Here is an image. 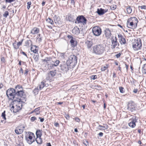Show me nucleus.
I'll list each match as a JSON object with an SVG mask.
<instances>
[{
	"label": "nucleus",
	"mask_w": 146,
	"mask_h": 146,
	"mask_svg": "<svg viewBox=\"0 0 146 146\" xmlns=\"http://www.w3.org/2000/svg\"><path fill=\"white\" fill-rule=\"evenodd\" d=\"M25 128V127L24 126H18L16 128V129L15 130V132L17 134L22 133L23 132Z\"/></svg>",
	"instance_id": "nucleus-14"
},
{
	"label": "nucleus",
	"mask_w": 146,
	"mask_h": 146,
	"mask_svg": "<svg viewBox=\"0 0 146 146\" xmlns=\"http://www.w3.org/2000/svg\"><path fill=\"white\" fill-rule=\"evenodd\" d=\"M90 78L92 79L95 80L97 78V76L96 75H92L91 76Z\"/></svg>",
	"instance_id": "nucleus-44"
},
{
	"label": "nucleus",
	"mask_w": 146,
	"mask_h": 146,
	"mask_svg": "<svg viewBox=\"0 0 146 146\" xmlns=\"http://www.w3.org/2000/svg\"><path fill=\"white\" fill-rule=\"evenodd\" d=\"M83 143L86 146H89V143L87 141H86L85 142H84Z\"/></svg>",
	"instance_id": "nucleus-48"
},
{
	"label": "nucleus",
	"mask_w": 146,
	"mask_h": 146,
	"mask_svg": "<svg viewBox=\"0 0 146 146\" xmlns=\"http://www.w3.org/2000/svg\"><path fill=\"white\" fill-rule=\"evenodd\" d=\"M13 46L15 49H17L19 48V47L17 46L16 43H13Z\"/></svg>",
	"instance_id": "nucleus-43"
},
{
	"label": "nucleus",
	"mask_w": 146,
	"mask_h": 146,
	"mask_svg": "<svg viewBox=\"0 0 146 146\" xmlns=\"http://www.w3.org/2000/svg\"><path fill=\"white\" fill-rule=\"evenodd\" d=\"M46 21L51 24L52 25L54 24L53 21L50 18H48L46 20Z\"/></svg>",
	"instance_id": "nucleus-32"
},
{
	"label": "nucleus",
	"mask_w": 146,
	"mask_h": 146,
	"mask_svg": "<svg viewBox=\"0 0 146 146\" xmlns=\"http://www.w3.org/2000/svg\"><path fill=\"white\" fill-rule=\"evenodd\" d=\"M121 56V54L119 53V54H117L115 55V56L117 58H119Z\"/></svg>",
	"instance_id": "nucleus-56"
},
{
	"label": "nucleus",
	"mask_w": 146,
	"mask_h": 146,
	"mask_svg": "<svg viewBox=\"0 0 146 146\" xmlns=\"http://www.w3.org/2000/svg\"><path fill=\"white\" fill-rule=\"evenodd\" d=\"M106 36L107 38H109L111 36V33L110 31L108 29H106L105 31Z\"/></svg>",
	"instance_id": "nucleus-17"
},
{
	"label": "nucleus",
	"mask_w": 146,
	"mask_h": 146,
	"mask_svg": "<svg viewBox=\"0 0 146 146\" xmlns=\"http://www.w3.org/2000/svg\"><path fill=\"white\" fill-rule=\"evenodd\" d=\"M38 47L36 45H33L31 47V51L33 52L35 54H36L37 53L38 50L36 49Z\"/></svg>",
	"instance_id": "nucleus-20"
},
{
	"label": "nucleus",
	"mask_w": 146,
	"mask_h": 146,
	"mask_svg": "<svg viewBox=\"0 0 146 146\" xmlns=\"http://www.w3.org/2000/svg\"><path fill=\"white\" fill-rule=\"evenodd\" d=\"M137 89H134L133 90V92L135 93H137Z\"/></svg>",
	"instance_id": "nucleus-63"
},
{
	"label": "nucleus",
	"mask_w": 146,
	"mask_h": 146,
	"mask_svg": "<svg viewBox=\"0 0 146 146\" xmlns=\"http://www.w3.org/2000/svg\"><path fill=\"white\" fill-rule=\"evenodd\" d=\"M142 71L143 73L146 74V64L144 65L142 68Z\"/></svg>",
	"instance_id": "nucleus-34"
},
{
	"label": "nucleus",
	"mask_w": 146,
	"mask_h": 146,
	"mask_svg": "<svg viewBox=\"0 0 146 146\" xmlns=\"http://www.w3.org/2000/svg\"><path fill=\"white\" fill-rule=\"evenodd\" d=\"M31 4V1L28 2L27 3V8L28 9H29L30 7V5Z\"/></svg>",
	"instance_id": "nucleus-42"
},
{
	"label": "nucleus",
	"mask_w": 146,
	"mask_h": 146,
	"mask_svg": "<svg viewBox=\"0 0 146 146\" xmlns=\"http://www.w3.org/2000/svg\"><path fill=\"white\" fill-rule=\"evenodd\" d=\"M36 141L37 143L38 144H40L42 143V141L41 137H36Z\"/></svg>",
	"instance_id": "nucleus-24"
},
{
	"label": "nucleus",
	"mask_w": 146,
	"mask_h": 146,
	"mask_svg": "<svg viewBox=\"0 0 146 146\" xmlns=\"http://www.w3.org/2000/svg\"><path fill=\"white\" fill-rule=\"evenodd\" d=\"M45 86V83L43 82H42L39 85V89L41 90Z\"/></svg>",
	"instance_id": "nucleus-30"
},
{
	"label": "nucleus",
	"mask_w": 146,
	"mask_h": 146,
	"mask_svg": "<svg viewBox=\"0 0 146 146\" xmlns=\"http://www.w3.org/2000/svg\"><path fill=\"white\" fill-rule=\"evenodd\" d=\"M126 10L127 13L128 14L131 13L132 11L131 8L129 6L127 8Z\"/></svg>",
	"instance_id": "nucleus-35"
},
{
	"label": "nucleus",
	"mask_w": 146,
	"mask_h": 146,
	"mask_svg": "<svg viewBox=\"0 0 146 146\" xmlns=\"http://www.w3.org/2000/svg\"><path fill=\"white\" fill-rule=\"evenodd\" d=\"M5 111H4L2 113L1 116L5 120H6V118L5 117Z\"/></svg>",
	"instance_id": "nucleus-36"
},
{
	"label": "nucleus",
	"mask_w": 146,
	"mask_h": 146,
	"mask_svg": "<svg viewBox=\"0 0 146 146\" xmlns=\"http://www.w3.org/2000/svg\"><path fill=\"white\" fill-rule=\"evenodd\" d=\"M75 121L77 122H79L80 119L78 118H75Z\"/></svg>",
	"instance_id": "nucleus-59"
},
{
	"label": "nucleus",
	"mask_w": 146,
	"mask_h": 146,
	"mask_svg": "<svg viewBox=\"0 0 146 146\" xmlns=\"http://www.w3.org/2000/svg\"><path fill=\"white\" fill-rule=\"evenodd\" d=\"M36 119V118L35 117H32L31 118V120L32 121H33L35 120Z\"/></svg>",
	"instance_id": "nucleus-47"
},
{
	"label": "nucleus",
	"mask_w": 146,
	"mask_h": 146,
	"mask_svg": "<svg viewBox=\"0 0 146 146\" xmlns=\"http://www.w3.org/2000/svg\"><path fill=\"white\" fill-rule=\"evenodd\" d=\"M108 68V66L106 65L102 67L101 68V70L102 71H104L106 70V69Z\"/></svg>",
	"instance_id": "nucleus-37"
},
{
	"label": "nucleus",
	"mask_w": 146,
	"mask_h": 146,
	"mask_svg": "<svg viewBox=\"0 0 146 146\" xmlns=\"http://www.w3.org/2000/svg\"><path fill=\"white\" fill-rule=\"evenodd\" d=\"M25 45L26 46H33L32 42L31 40H27L26 41L25 43Z\"/></svg>",
	"instance_id": "nucleus-22"
},
{
	"label": "nucleus",
	"mask_w": 146,
	"mask_h": 146,
	"mask_svg": "<svg viewBox=\"0 0 146 146\" xmlns=\"http://www.w3.org/2000/svg\"><path fill=\"white\" fill-rule=\"evenodd\" d=\"M1 61L2 63H5V58L4 57H2L1 58Z\"/></svg>",
	"instance_id": "nucleus-45"
},
{
	"label": "nucleus",
	"mask_w": 146,
	"mask_h": 146,
	"mask_svg": "<svg viewBox=\"0 0 146 146\" xmlns=\"http://www.w3.org/2000/svg\"><path fill=\"white\" fill-rule=\"evenodd\" d=\"M93 48L94 52L97 55L102 54L105 50L104 45L102 44L95 45L93 47Z\"/></svg>",
	"instance_id": "nucleus-3"
},
{
	"label": "nucleus",
	"mask_w": 146,
	"mask_h": 146,
	"mask_svg": "<svg viewBox=\"0 0 146 146\" xmlns=\"http://www.w3.org/2000/svg\"><path fill=\"white\" fill-rule=\"evenodd\" d=\"M61 69L64 72H66L69 69L70 66L66 63H63L60 65Z\"/></svg>",
	"instance_id": "nucleus-11"
},
{
	"label": "nucleus",
	"mask_w": 146,
	"mask_h": 146,
	"mask_svg": "<svg viewBox=\"0 0 146 146\" xmlns=\"http://www.w3.org/2000/svg\"><path fill=\"white\" fill-rule=\"evenodd\" d=\"M142 43L141 39L139 38L135 39L132 42V47L135 50H137L141 49Z\"/></svg>",
	"instance_id": "nucleus-4"
},
{
	"label": "nucleus",
	"mask_w": 146,
	"mask_h": 146,
	"mask_svg": "<svg viewBox=\"0 0 146 146\" xmlns=\"http://www.w3.org/2000/svg\"><path fill=\"white\" fill-rule=\"evenodd\" d=\"M37 39L38 40V42H41L42 40V38L41 37L40 38H37Z\"/></svg>",
	"instance_id": "nucleus-54"
},
{
	"label": "nucleus",
	"mask_w": 146,
	"mask_h": 146,
	"mask_svg": "<svg viewBox=\"0 0 146 146\" xmlns=\"http://www.w3.org/2000/svg\"><path fill=\"white\" fill-rule=\"evenodd\" d=\"M19 72H20V74H21L22 75H23V70L22 69V68H21L20 70L19 71Z\"/></svg>",
	"instance_id": "nucleus-49"
},
{
	"label": "nucleus",
	"mask_w": 146,
	"mask_h": 146,
	"mask_svg": "<svg viewBox=\"0 0 146 146\" xmlns=\"http://www.w3.org/2000/svg\"><path fill=\"white\" fill-rule=\"evenodd\" d=\"M50 59L51 58H46L45 59H44V61L47 62V63H48V61H50Z\"/></svg>",
	"instance_id": "nucleus-46"
},
{
	"label": "nucleus",
	"mask_w": 146,
	"mask_h": 146,
	"mask_svg": "<svg viewBox=\"0 0 146 146\" xmlns=\"http://www.w3.org/2000/svg\"><path fill=\"white\" fill-rule=\"evenodd\" d=\"M28 72V70L26 68L25 70V72L24 73V75H25V76H26L27 75Z\"/></svg>",
	"instance_id": "nucleus-50"
},
{
	"label": "nucleus",
	"mask_w": 146,
	"mask_h": 146,
	"mask_svg": "<svg viewBox=\"0 0 146 146\" xmlns=\"http://www.w3.org/2000/svg\"><path fill=\"white\" fill-rule=\"evenodd\" d=\"M129 19H131V21L132 22H133L134 24L137 27V23L138 22V21L137 18L135 17H131Z\"/></svg>",
	"instance_id": "nucleus-18"
},
{
	"label": "nucleus",
	"mask_w": 146,
	"mask_h": 146,
	"mask_svg": "<svg viewBox=\"0 0 146 146\" xmlns=\"http://www.w3.org/2000/svg\"><path fill=\"white\" fill-rule=\"evenodd\" d=\"M129 125L132 128L135 127L136 125L135 122L137 121L136 117L134 118H133L129 120Z\"/></svg>",
	"instance_id": "nucleus-12"
},
{
	"label": "nucleus",
	"mask_w": 146,
	"mask_h": 146,
	"mask_svg": "<svg viewBox=\"0 0 146 146\" xmlns=\"http://www.w3.org/2000/svg\"><path fill=\"white\" fill-rule=\"evenodd\" d=\"M72 33L75 35H78L80 33V31L77 27H75L72 30Z\"/></svg>",
	"instance_id": "nucleus-16"
},
{
	"label": "nucleus",
	"mask_w": 146,
	"mask_h": 146,
	"mask_svg": "<svg viewBox=\"0 0 146 146\" xmlns=\"http://www.w3.org/2000/svg\"><path fill=\"white\" fill-rule=\"evenodd\" d=\"M13 104L11 110L14 113H16L21 110L22 107V102L17 100H13Z\"/></svg>",
	"instance_id": "nucleus-2"
},
{
	"label": "nucleus",
	"mask_w": 146,
	"mask_h": 146,
	"mask_svg": "<svg viewBox=\"0 0 146 146\" xmlns=\"http://www.w3.org/2000/svg\"><path fill=\"white\" fill-rule=\"evenodd\" d=\"M21 53L23 54V55H24L26 57H27V54L25 53V52H24L22 51Z\"/></svg>",
	"instance_id": "nucleus-60"
},
{
	"label": "nucleus",
	"mask_w": 146,
	"mask_h": 146,
	"mask_svg": "<svg viewBox=\"0 0 146 146\" xmlns=\"http://www.w3.org/2000/svg\"><path fill=\"white\" fill-rule=\"evenodd\" d=\"M39 55L37 53L36 54H34L33 58L35 62L37 61L38 60Z\"/></svg>",
	"instance_id": "nucleus-28"
},
{
	"label": "nucleus",
	"mask_w": 146,
	"mask_h": 146,
	"mask_svg": "<svg viewBox=\"0 0 146 146\" xmlns=\"http://www.w3.org/2000/svg\"><path fill=\"white\" fill-rule=\"evenodd\" d=\"M9 13L8 11H6L4 13L3 15V16L4 17H7L9 15Z\"/></svg>",
	"instance_id": "nucleus-38"
},
{
	"label": "nucleus",
	"mask_w": 146,
	"mask_h": 146,
	"mask_svg": "<svg viewBox=\"0 0 146 146\" xmlns=\"http://www.w3.org/2000/svg\"><path fill=\"white\" fill-rule=\"evenodd\" d=\"M141 9H145V7H146V6L145 5H143L141 6Z\"/></svg>",
	"instance_id": "nucleus-62"
},
{
	"label": "nucleus",
	"mask_w": 146,
	"mask_h": 146,
	"mask_svg": "<svg viewBox=\"0 0 146 146\" xmlns=\"http://www.w3.org/2000/svg\"><path fill=\"white\" fill-rule=\"evenodd\" d=\"M15 90H23L22 87L20 85H17L15 87Z\"/></svg>",
	"instance_id": "nucleus-33"
},
{
	"label": "nucleus",
	"mask_w": 146,
	"mask_h": 146,
	"mask_svg": "<svg viewBox=\"0 0 146 146\" xmlns=\"http://www.w3.org/2000/svg\"><path fill=\"white\" fill-rule=\"evenodd\" d=\"M107 128V125H106V126H102L101 125H99L98 127V129L99 130H102V129L104 130Z\"/></svg>",
	"instance_id": "nucleus-26"
},
{
	"label": "nucleus",
	"mask_w": 146,
	"mask_h": 146,
	"mask_svg": "<svg viewBox=\"0 0 146 146\" xmlns=\"http://www.w3.org/2000/svg\"><path fill=\"white\" fill-rule=\"evenodd\" d=\"M54 125L56 127H59V124L57 122L54 123Z\"/></svg>",
	"instance_id": "nucleus-52"
},
{
	"label": "nucleus",
	"mask_w": 146,
	"mask_h": 146,
	"mask_svg": "<svg viewBox=\"0 0 146 146\" xmlns=\"http://www.w3.org/2000/svg\"><path fill=\"white\" fill-rule=\"evenodd\" d=\"M103 133L102 132H100L98 134V135L101 137H102L103 136Z\"/></svg>",
	"instance_id": "nucleus-61"
},
{
	"label": "nucleus",
	"mask_w": 146,
	"mask_h": 146,
	"mask_svg": "<svg viewBox=\"0 0 146 146\" xmlns=\"http://www.w3.org/2000/svg\"><path fill=\"white\" fill-rule=\"evenodd\" d=\"M120 39V42L121 44H124L125 43L126 40L124 38L122 37Z\"/></svg>",
	"instance_id": "nucleus-31"
},
{
	"label": "nucleus",
	"mask_w": 146,
	"mask_h": 146,
	"mask_svg": "<svg viewBox=\"0 0 146 146\" xmlns=\"http://www.w3.org/2000/svg\"><path fill=\"white\" fill-rule=\"evenodd\" d=\"M71 3L73 5H75V2L74 0H71Z\"/></svg>",
	"instance_id": "nucleus-58"
},
{
	"label": "nucleus",
	"mask_w": 146,
	"mask_h": 146,
	"mask_svg": "<svg viewBox=\"0 0 146 146\" xmlns=\"http://www.w3.org/2000/svg\"><path fill=\"white\" fill-rule=\"evenodd\" d=\"M119 90L120 92L121 93H123L124 92V88L123 87H119Z\"/></svg>",
	"instance_id": "nucleus-40"
},
{
	"label": "nucleus",
	"mask_w": 146,
	"mask_h": 146,
	"mask_svg": "<svg viewBox=\"0 0 146 146\" xmlns=\"http://www.w3.org/2000/svg\"><path fill=\"white\" fill-rule=\"evenodd\" d=\"M57 70L55 69L54 70L50 71L46 77V79L47 80L51 81L53 80V77L56 74Z\"/></svg>",
	"instance_id": "nucleus-7"
},
{
	"label": "nucleus",
	"mask_w": 146,
	"mask_h": 146,
	"mask_svg": "<svg viewBox=\"0 0 146 146\" xmlns=\"http://www.w3.org/2000/svg\"><path fill=\"white\" fill-rule=\"evenodd\" d=\"M22 43V42H18L17 43V46L18 47H19V46L20 45H21Z\"/></svg>",
	"instance_id": "nucleus-53"
},
{
	"label": "nucleus",
	"mask_w": 146,
	"mask_h": 146,
	"mask_svg": "<svg viewBox=\"0 0 146 146\" xmlns=\"http://www.w3.org/2000/svg\"><path fill=\"white\" fill-rule=\"evenodd\" d=\"M40 90L38 88V87H37L33 90V92L35 95H36L38 94L39 91Z\"/></svg>",
	"instance_id": "nucleus-25"
},
{
	"label": "nucleus",
	"mask_w": 146,
	"mask_h": 146,
	"mask_svg": "<svg viewBox=\"0 0 146 146\" xmlns=\"http://www.w3.org/2000/svg\"><path fill=\"white\" fill-rule=\"evenodd\" d=\"M39 119H40V121L41 122H43L44 120V118H42L40 117H39Z\"/></svg>",
	"instance_id": "nucleus-55"
},
{
	"label": "nucleus",
	"mask_w": 146,
	"mask_h": 146,
	"mask_svg": "<svg viewBox=\"0 0 146 146\" xmlns=\"http://www.w3.org/2000/svg\"><path fill=\"white\" fill-rule=\"evenodd\" d=\"M76 20L78 23H82L84 26L86 24L87 20L83 15L78 16L76 19Z\"/></svg>",
	"instance_id": "nucleus-8"
},
{
	"label": "nucleus",
	"mask_w": 146,
	"mask_h": 146,
	"mask_svg": "<svg viewBox=\"0 0 146 146\" xmlns=\"http://www.w3.org/2000/svg\"><path fill=\"white\" fill-rule=\"evenodd\" d=\"M92 31L94 35L97 36H100L101 34V28L98 26H95L92 28Z\"/></svg>",
	"instance_id": "nucleus-9"
},
{
	"label": "nucleus",
	"mask_w": 146,
	"mask_h": 146,
	"mask_svg": "<svg viewBox=\"0 0 146 146\" xmlns=\"http://www.w3.org/2000/svg\"><path fill=\"white\" fill-rule=\"evenodd\" d=\"M40 108H36L35 109L34 111L35 112H37L36 113V114H38L40 112L38 111L40 110Z\"/></svg>",
	"instance_id": "nucleus-41"
},
{
	"label": "nucleus",
	"mask_w": 146,
	"mask_h": 146,
	"mask_svg": "<svg viewBox=\"0 0 146 146\" xmlns=\"http://www.w3.org/2000/svg\"><path fill=\"white\" fill-rule=\"evenodd\" d=\"M39 31V29L38 28L34 27L31 30V33L33 34H35L38 33Z\"/></svg>",
	"instance_id": "nucleus-21"
},
{
	"label": "nucleus",
	"mask_w": 146,
	"mask_h": 146,
	"mask_svg": "<svg viewBox=\"0 0 146 146\" xmlns=\"http://www.w3.org/2000/svg\"><path fill=\"white\" fill-rule=\"evenodd\" d=\"M118 37L120 39L121 38L123 37L121 35H118Z\"/></svg>",
	"instance_id": "nucleus-64"
},
{
	"label": "nucleus",
	"mask_w": 146,
	"mask_h": 146,
	"mask_svg": "<svg viewBox=\"0 0 146 146\" xmlns=\"http://www.w3.org/2000/svg\"><path fill=\"white\" fill-rule=\"evenodd\" d=\"M35 137L34 133L32 132H29L25 136V139L27 142L29 144H31L34 142L35 139H33V137Z\"/></svg>",
	"instance_id": "nucleus-6"
},
{
	"label": "nucleus",
	"mask_w": 146,
	"mask_h": 146,
	"mask_svg": "<svg viewBox=\"0 0 146 146\" xmlns=\"http://www.w3.org/2000/svg\"><path fill=\"white\" fill-rule=\"evenodd\" d=\"M131 19H129L127 20V27L129 28L132 29H135L137 27L133 23V22H132L131 21Z\"/></svg>",
	"instance_id": "nucleus-13"
},
{
	"label": "nucleus",
	"mask_w": 146,
	"mask_h": 146,
	"mask_svg": "<svg viewBox=\"0 0 146 146\" xmlns=\"http://www.w3.org/2000/svg\"><path fill=\"white\" fill-rule=\"evenodd\" d=\"M6 94L8 98L10 97L12 100H17L22 101L21 98H24L25 94L23 90H15L13 88H10L6 91Z\"/></svg>",
	"instance_id": "nucleus-1"
},
{
	"label": "nucleus",
	"mask_w": 146,
	"mask_h": 146,
	"mask_svg": "<svg viewBox=\"0 0 146 146\" xmlns=\"http://www.w3.org/2000/svg\"><path fill=\"white\" fill-rule=\"evenodd\" d=\"M36 134V137H41L42 135V130H37Z\"/></svg>",
	"instance_id": "nucleus-23"
},
{
	"label": "nucleus",
	"mask_w": 146,
	"mask_h": 146,
	"mask_svg": "<svg viewBox=\"0 0 146 146\" xmlns=\"http://www.w3.org/2000/svg\"><path fill=\"white\" fill-rule=\"evenodd\" d=\"M77 62L76 57L74 55H71L69 57L66 61V63L69 65L74 66Z\"/></svg>",
	"instance_id": "nucleus-5"
},
{
	"label": "nucleus",
	"mask_w": 146,
	"mask_h": 146,
	"mask_svg": "<svg viewBox=\"0 0 146 146\" xmlns=\"http://www.w3.org/2000/svg\"><path fill=\"white\" fill-rule=\"evenodd\" d=\"M107 11H106L102 8H100V9H98L97 13L99 15H102L106 13Z\"/></svg>",
	"instance_id": "nucleus-19"
},
{
	"label": "nucleus",
	"mask_w": 146,
	"mask_h": 146,
	"mask_svg": "<svg viewBox=\"0 0 146 146\" xmlns=\"http://www.w3.org/2000/svg\"><path fill=\"white\" fill-rule=\"evenodd\" d=\"M67 37L69 39H73V38H74L72 36L70 35H68Z\"/></svg>",
	"instance_id": "nucleus-57"
},
{
	"label": "nucleus",
	"mask_w": 146,
	"mask_h": 146,
	"mask_svg": "<svg viewBox=\"0 0 146 146\" xmlns=\"http://www.w3.org/2000/svg\"><path fill=\"white\" fill-rule=\"evenodd\" d=\"M111 46L113 48H114L117 44V39L116 37H115L114 39L113 36H112L111 39Z\"/></svg>",
	"instance_id": "nucleus-15"
},
{
	"label": "nucleus",
	"mask_w": 146,
	"mask_h": 146,
	"mask_svg": "<svg viewBox=\"0 0 146 146\" xmlns=\"http://www.w3.org/2000/svg\"><path fill=\"white\" fill-rule=\"evenodd\" d=\"M127 109L129 111H133L135 110V105L134 103L132 101H130L127 105Z\"/></svg>",
	"instance_id": "nucleus-10"
},
{
	"label": "nucleus",
	"mask_w": 146,
	"mask_h": 146,
	"mask_svg": "<svg viewBox=\"0 0 146 146\" xmlns=\"http://www.w3.org/2000/svg\"><path fill=\"white\" fill-rule=\"evenodd\" d=\"M48 69L49 70H51L52 69H55L54 68L55 66H54L53 64H48Z\"/></svg>",
	"instance_id": "nucleus-29"
},
{
	"label": "nucleus",
	"mask_w": 146,
	"mask_h": 146,
	"mask_svg": "<svg viewBox=\"0 0 146 146\" xmlns=\"http://www.w3.org/2000/svg\"><path fill=\"white\" fill-rule=\"evenodd\" d=\"M15 0H5V2L6 3L8 2L11 3L12 2L14 1Z\"/></svg>",
	"instance_id": "nucleus-51"
},
{
	"label": "nucleus",
	"mask_w": 146,
	"mask_h": 146,
	"mask_svg": "<svg viewBox=\"0 0 146 146\" xmlns=\"http://www.w3.org/2000/svg\"><path fill=\"white\" fill-rule=\"evenodd\" d=\"M59 62L60 61L59 60H56L54 62V64H53L54 66H55V67H56L58 65Z\"/></svg>",
	"instance_id": "nucleus-39"
},
{
	"label": "nucleus",
	"mask_w": 146,
	"mask_h": 146,
	"mask_svg": "<svg viewBox=\"0 0 146 146\" xmlns=\"http://www.w3.org/2000/svg\"><path fill=\"white\" fill-rule=\"evenodd\" d=\"M70 42L72 46H75L76 45L77 42L74 40V38L72 39H71Z\"/></svg>",
	"instance_id": "nucleus-27"
}]
</instances>
